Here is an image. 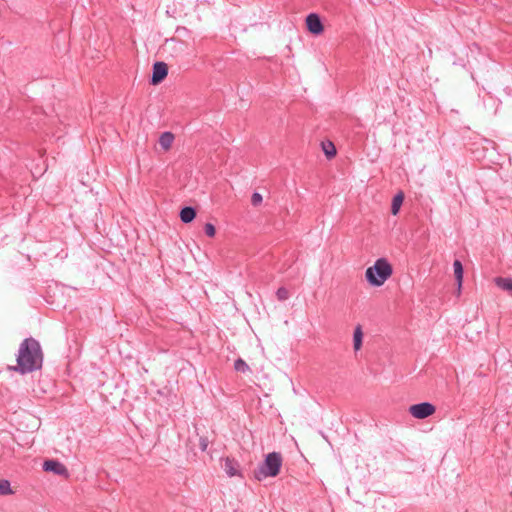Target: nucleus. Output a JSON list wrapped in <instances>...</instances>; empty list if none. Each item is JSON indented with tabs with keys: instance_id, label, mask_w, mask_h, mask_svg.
<instances>
[{
	"instance_id": "10",
	"label": "nucleus",
	"mask_w": 512,
	"mask_h": 512,
	"mask_svg": "<svg viewBox=\"0 0 512 512\" xmlns=\"http://www.w3.org/2000/svg\"><path fill=\"white\" fill-rule=\"evenodd\" d=\"M405 195L402 191H399L397 194L394 195L391 203V214L397 215L401 209V206L403 204Z\"/></svg>"
},
{
	"instance_id": "18",
	"label": "nucleus",
	"mask_w": 512,
	"mask_h": 512,
	"mask_svg": "<svg viewBox=\"0 0 512 512\" xmlns=\"http://www.w3.org/2000/svg\"><path fill=\"white\" fill-rule=\"evenodd\" d=\"M278 300L285 301L289 298V291L285 287H279L276 291Z\"/></svg>"
},
{
	"instance_id": "6",
	"label": "nucleus",
	"mask_w": 512,
	"mask_h": 512,
	"mask_svg": "<svg viewBox=\"0 0 512 512\" xmlns=\"http://www.w3.org/2000/svg\"><path fill=\"white\" fill-rule=\"evenodd\" d=\"M43 470L45 472H52L55 475L63 476L66 479L70 476L66 466L56 459L45 460L43 463Z\"/></svg>"
},
{
	"instance_id": "19",
	"label": "nucleus",
	"mask_w": 512,
	"mask_h": 512,
	"mask_svg": "<svg viewBox=\"0 0 512 512\" xmlns=\"http://www.w3.org/2000/svg\"><path fill=\"white\" fill-rule=\"evenodd\" d=\"M196 437H198V440H199L200 450L203 452L206 451L208 444H209L208 438L205 436H199L198 432H196Z\"/></svg>"
},
{
	"instance_id": "17",
	"label": "nucleus",
	"mask_w": 512,
	"mask_h": 512,
	"mask_svg": "<svg viewBox=\"0 0 512 512\" xmlns=\"http://www.w3.org/2000/svg\"><path fill=\"white\" fill-rule=\"evenodd\" d=\"M234 369L237 371V372H242V373H245L246 371L249 370V366L247 365V363L241 359V358H238L237 360H235L234 362Z\"/></svg>"
},
{
	"instance_id": "21",
	"label": "nucleus",
	"mask_w": 512,
	"mask_h": 512,
	"mask_svg": "<svg viewBox=\"0 0 512 512\" xmlns=\"http://www.w3.org/2000/svg\"><path fill=\"white\" fill-rule=\"evenodd\" d=\"M263 201L262 195L258 192H254L251 196V204L254 207L259 206Z\"/></svg>"
},
{
	"instance_id": "9",
	"label": "nucleus",
	"mask_w": 512,
	"mask_h": 512,
	"mask_svg": "<svg viewBox=\"0 0 512 512\" xmlns=\"http://www.w3.org/2000/svg\"><path fill=\"white\" fill-rule=\"evenodd\" d=\"M197 216V210L192 206H184L179 213L180 220L185 223H191Z\"/></svg>"
},
{
	"instance_id": "3",
	"label": "nucleus",
	"mask_w": 512,
	"mask_h": 512,
	"mask_svg": "<svg viewBox=\"0 0 512 512\" xmlns=\"http://www.w3.org/2000/svg\"><path fill=\"white\" fill-rule=\"evenodd\" d=\"M283 457L280 452H270L265 455L263 462L254 470V477L262 481L268 477H276L281 471Z\"/></svg>"
},
{
	"instance_id": "12",
	"label": "nucleus",
	"mask_w": 512,
	"mask_h": 512,
	"mask_svg": "<svg viewBox=\"0 0 512 512\" xmlns=\"http://www.w3.org/2000/svg\"><path fill=\"white\" fill-rule=\"evenodd\" d=\"M321 147H322L323 153L327 159L330 160L336 156L337 150L332 141H330V140L322 141Z\"/></svg>"
},
{
	"instance_id": "16",
	"label": "nucleus",
	"mask_w": 512,
	"mask_h": 512,
	"mask_svg": "<svg viewBox=\"0 0 512 512\" xmlns=\"http://www.w3.org/2000/svg\"><path fill=\"white\" fill-rule=\"evenodd\" d=\"M14 491L7 479H0V495H11Z\"/></svg>"
},
{
	"instance_id": "1",
	"label": "nucleus",
	"mask_w": 512,
	"mask_h": 512,
	"mask_svg": "<svg viewBox=\"0 0 512 512\" xmlns=\"http://www.w3.org/2000/svg\"><path fill=\"white\" fill-rule=\"evenodd\" d=\"M43 358L40 343L33 337L25 338L19 347L17 365L9 366V370L22 375L34 372L42 368Z\"/></svg>"
},
{
	"instance_id": "22",
	"label": "nucleus",
	"mask_w": 512,
	"mask_h": 512,
	"mask_svg": "<svg viewBox=\"0 0 512 512\" xmlns=\"http://www.w3.org/2000/svg\"><path fill=\"white\" fill-rule=\"evenodd\" d=\"M192 443H193L192 438H190V437H189V438H188V441H187V446H189V445H190V444H192Z\"/></svg>"
},
{
	"instance_id": "7",
	"label": "nucleus",
	"mask_w": 512,
	"mask_h": 512,
	"mask_svg": "<svg viewBox=\"0 0 512 512\" xmlns=\"http://www.w3.org/2000/svg\"><path fill=\"white\" fill-rule=\"evenodd\" d=\"M306 28L312 35L318 36L323 33L324 25L321 17L317 13H310L306 16Z\"/></svg>"
},
{
	"instance_id": "13",
	"label": "nucleus",
	"mask_w": 512,
	"mask_h": 512,
	"mask_svg": "<svg viewBox=\"0 0 512 512\" xmlns=\"http://www.w3.org/2000/svg\"><path fill=\"white\" fill-rule=\"evenodd\" d=\"M174 134L172 132L166 131L163 132L159 137V144L164 150L170 149L173 141H174Z\"/></svg>"
},
{
	"instance_id": "20",
	"label": "nucleus",
	"mask_w": 512,
	"mask_h": 512,
	"mask_svg": "<svg viewBox=\"0 0 512 512\" xmlns=\"http://www.w3.org/2000/svg\"><path fill=\"white\" fill-rule=\"evenodd\" d=\"M204 232L208 237L212 238L216 234V228L212 223H206L204 226Z\"/></svg>"
},
{
	"instance_id": "5",
	"label": "nucleus",
	"mask_w": 512,
	"mask_h": 512,
	"mask_svg": "<svg viewBox=\"0 0 512 512\" xmlns=\"http://www.w3.org/2000/svg\"><path fill=\"white\" fill-rule=\"evenodd\" d=\"M168 75V65L165 62L157 61L152 66V75L149 80L151 85H159Z\"/></svg>"
},
{
	"instance_id": "4",
	"label": "nucleus",
	"mask_w": 512,
	"mask_h": 512,
	"mask_svg": "<svg viewBox=\"0 0 512 512\" xmlns=\"http://www.w3.org/2000/svg\"><path fill=\"white\" fill-rule=\"evenodd\" d=\"M408 411L416 419H425L435 413L436 407L430 402H421L411 405Z\"/></svg>"
},
{
	"instance_id": "2",
	"label": "nucleus",
	"mask_w": 512,
	"mask_h": 512,
	"mask_svg": "<svg viewBox=\"0 0 512 512\" xmlns=\"http://www.w3.org/2000/svg\"><path fill=\"white\" fill-rule=\"evenodd\" d=\"M393 267L386 258H379L365 271L366 281L373 287L382 286L391 277Z\"/></svg>"
},
{
	"instance_id": "11",
	"label": "nucleus",
	"mask_w": 512,
	"mask_h": 512,
	"mask_svg": "<svg viewBox=\"0 0 512 512\" xmlns=\"http://www.w3.org/2000/svg\"><path fill=\"white\" fill-rule=\"evenodd\" d=\"M494 282L497 287L508 292L512 296V278L510 277H496Z\"/></svg>"
},
{
	"instance_id": "8",
	"label": "nucleus",
	"mask_w": 512,
	"mask_h": 512,
	"mask_svg": "<svg viewBox=\"0 0 512 512\" xmlns=\"http://www.w3.org/2000/svg\"><path fill=\"white\" fill-rule=\"evenodd\" d=\"M223 461H224L223 469L229 477H234V476L242 477V474L240 471V464L235 458L226 457L223 459Z\"/></svg>"
},
{
	"instance_id": "15",
	"label": "nucleus",
	"mask_w": 512,
	"mask_h": 512,
	"mask_svg": "<svg viewBox=\"0 0 512 512\" xmlns=\"http://www.w3.org/2000/svg\"><path fill=\"white\" fill-rule=\"evenodd\" d=\"M454 276L459 288L462 286L464 269L460 260L456 259L453 263Z\"/></svg>"
},
{
	"instance_id": "14",
	"label": "nucleus",
	"mask_w": 512,
	"mask_h": 512,
	"mask_svg": "<svg viewBox=\"0 0 512 512\" xmlns=\"http://www.w3.org/2000/svg\"><path fill=\"white\" fill-rule=\"evenodd\" d=\"M363 343V331L361 325H357L353 333V347L355 351L361 349Z\"/></svg>"
}]
</instances>
